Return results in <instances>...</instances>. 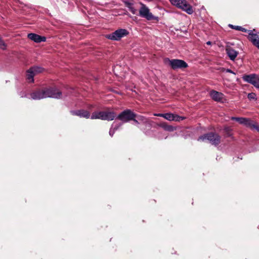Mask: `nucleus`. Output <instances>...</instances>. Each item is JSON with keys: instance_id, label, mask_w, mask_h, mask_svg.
I'll list each match as a JSON object with an SVG mask.
<instances>
[{"instance_id": "obj_1", "label": "nucleus", "mask_w": 259, "mask_h": 259, "mask_svg": "<svg viewBox=\"0 0 259 259\" xmlns=\"http://www.w3.org/2000/svg\"><path fill=\"white\" fill-rule=\"evenodd\" d=\"M30 96L34 100H40L46 98L59 99L61 97L62 93L56 88H49L34 92L31 94Z\"/></svg>"}, {"instance_id": "obj_2", "label": "nucleus", "mask_w": 259, "mask_h": 259, "mask_svg": "<svg viewBox=\"0 0 259 259\" xmlns=\"http://www.w3.org/2000/svg\"><path fill=\"white\" fill-rule=\"evenodd\" d=\"M128 34V31L125 29H119L112 33L106 35V38L112 40H119L121 38Z\"/></svg>"}, {"instance_id": "obj_3", "label": "nucleus", "mask_w": 259, "mask_h": 259, "mask_svg": "<svg viewBox=\"0 0 259 259\" xmlns=\"http://www.w3.org/2000/svg\"><path fill=\"white\" fill-rule=\"evenodd\" d=\"M198 140L203 142H205L206 141L208 140L212 144L217 145L220 143V138L217 134L210 133L199 137Z\"/></svg>"}, {"instance_id": "obj_4", "label": "nucleus", "mask_w": 259, "mask_h": 259, "mask_svg": "<svg viewBox=\"0 0 259 259\" xmlns=\"http://www.w3.org/2000/svg\"><path fill=\"white\" fill-rule=\"evenodd\" d=\"M136 115L130 110L127 109L116 116V118L123 122H127L136 117Z\"/></svg>"}, {"instance_id": "obj_5", "label": "nucleus", "mask_w": 259, "mask_h": 259, "mask_svg": "<svg viewBox=\"0 0 259 259\" xmlns=\"http://www.w3.org/2000/svg\"><path fill=\"white\" fill-rule=\"evenodd\" d=\"M168 61L171 68L174 69H183L188 67V65L186 62L182 60L179 59H172L169 60L168 59H165V61Z\"/></svg>"}, {"instance_id": "obj_6", "label": "nucleus", "mask_w": 259, "mask_h": 259, "mask_svg": "<svg viewBox=\"0 0 259 259\" xmlns=\"http://www.w3.org/2000/svg\"><path fill=\"white\" fill-rule=\"evenodd\" d=\"M243 79L254 85L256 88L259 89V76L255 74L245 75L242 77Z\"/></svg>"}, {"instance_id": "obj_7", "label": "nucleus", "mask_w": 259, "mask_h": 259, "mask_svg": "<svg viewBox=\"0 0 259 259\" xmlns=\"http://www.w3.org/2000/svg\"><path fill=\"white\" fill-rule=\"evenodd\" d=\"M142 7L139 11L140 15L144 18H146L148 20H153L156 18L153 16L152 13L149 11V9L144 4H141Z\"/></svg>"}, {"instance_id": "obj_8", "label": "nucleus", "mask_w": 259, "mask_h": 259, "mask_svg": "<svg viewBox=\"0 0 259 259\" xmlns=\"http://www.w3.org/2000/svg\"><path fill=\"white\" fill-rule=\"evenodd\" d=\"M176 6L187 12L188 14H191L193 12L192 7L186 0H180V2Z\"/></svg>"}, {"instance_id": "obj_9", "label": "nucleus", "mask_w": 259, "mask_h": 259, "mask_svg": "<svg viewBox=\"0 0 259 259\" xmlns=\"http://www.w3.org/2000/svg\"><path fill=\"white\" fill-rule=\"evenodd\" d=\"M176 6L187 12L188 14H191L193 12L192 7L186 0H180V2Z\"/></svg>"}, {"instance_id": "obj_10", "label": "nucleus", "mask_w": 259, "mask_h": 259, "mask_svg": "<svg viewBox=\"0 0 259 259\" xmlns=\"http://www.w3.org/2000/svg\"><path fill=\"white\" fill-rule=\"evenodd\" d=\"M248 39L251 42L259 49V36L256 33H254L255 30H248Z\"/></svg>"}, {"instance_id": "obj_11", "label": "nucleus", "mask_w": 259, "mask_h": 259, "mask_svg": "<svg viewBox=\"0 0 259 259\" xmlns=\"http://www.w3.org/2000/svg\"><path fill=\"white\" fill-rule=\"evenodd\" d=\"M102 120H113L117 116L115 112L109 110L102 111Z\"/></svg>"}, {"instance_id": "obj_12", "label": "nucleus", "mask_w": 259, "mask_h": 259, "mask_svg": "<svg viewBox=\"0 0 259 259\" xmlns=\"http://www.w3.org/2000/svg\"><path fill=\"white\" fill-rule=\"evenodd\" d=\"M209 94L211 98L215 101L223 102L224 95L222 93L215 91H211Z\"/></svg>"}, {"instance_id": "obj_13", "label": "nucleus", "mask_w": 259, "mask_h": 259, "mask_svg": "<svg viewBox=\"0 0 259 259\" xmlns=\"http://www.w3.org/2000/svg\"><path fill=\"white\" fill-rule=\"evenodd\" d=\"M163 117L165 118V119L169 120V121H180L184 119H185L184 117L182 116H179L177 115H175L171 113H166L164 114H163Z\"/></svg>"}, {"instance_id": "obj_14", "label": "nucleus", "mask_w": 259, "mask_h": 259, "mask_svg": "<svg viewBox=\"0 0 259 259\" xmlns=\"http://www.w3.org/2000/svg\"><path fill=\"white\" fill-rule=\"evenodd\" d=\"M27 36L30 39L37 43L40 42L41 41H45L46 40V38L45 37L41 36L35 33H29L28 34Z\"/></svg>"}, {"instance_id": "obj_15", "label": "nucleus", "mask_w": 259, "mask_h": 259, "mask_svg": "<svg viewBox=\"0 0 259 259\" xmlns=\"http://www.w3.org/2000/svg\"><path fill=\"white\" fill-rule=\"evenodd\" d=\"M226 51L228 56L231 60H234L238 54L236 51L231 47L227 48Z\"/></svg>"}, {"instance_id": "obj_16", "label": "nucleus", "mask_w": 259, "mask_h": 259, "mask_svg": "<svg viewBox=\"0 0 259 259\" xmlns=\"http://www.w3.org/2000/svg\"><path fill=\"white\" fill-rule=\"evenodd\" d=\"M72 113L74 115H77L80 117H84L85 118H89L90 117V113L89 111L84 110H80L75 111H73Z\"/></svg>"}, {"instance_id": "obj_17", "label": "nucleus", "mask_w": 259, "mask_h": 259, "mask_svg": "<svg viewBox=\"0 0 259 259\" xmlns=\"http://www.w3.org/2000/svg\"><path fill=\"white\" fill-rule=\"evenodd\" d=\"M232 119L235 120L241 124H244L248 126H251L252 125V124L251 121L248 119L245 118H238V117H232Z\"/></svg>"}, {"instance_id": "obj_18", "label": "nucleus", "mask_w": 259, "mask_h": 259, "mask_svg": "<svg viewBox=\"0 0 259 259\" xmlns=\"http://www.w3.org/2000/svg\"><path fill=\"white\" fill-rule=\"evenodd\" d=\"M124 3L125 6L129 9L131 12L133 14H135L136 13V10L133 7V2L132 0H124Z\"/></svg>"}, {"instance_id": "obj_19", "label": "nucleus", "mask_w": 259, "mask_h": 259, "mask_svg": "<svg viewBox=\"0 0 259 259\" xmlns=\"http://www.w3.org/2000/svg\"><path fill=\"white\" fill-rule=\"evenodd\" d=\"M102 111L94 112L92 113V115L91 116V118L92 119H99L102 120Z\"/></svg>"}, {"instance_id": "obj_20", "label": "nucleus", "mask_w": 259, "mask_h": 259, "mask_svg": "<svg viewBox=\"0 0 259 259\" xmlns=\"http://www.w3.org/2000/svg\"><path fill=\"white\" fill-rule=\"evenodd\" d=\"M34 74L33 73L32 70L30 69L27 71L26 77L28 81L29 82H32L33 81V77Z\"/></svg>"}, {"instance_id": "obj_21", "label": "nucleus", "mask_w": 259, "mask_h": 259, "mask_svg": "<svg viewBox=\"0 0 259 259\" xmlns=\"http://www.w3.org/2000/svg\"><path fill=\"white\" fill-rule=\"evenodd\" d=\"M30 69L32 70V71L33 73L34 74V75H36V74L42 72L44 70V69L38 66L33 67L30 68Z\"/></svg>"}, {"instance_id": "obj_22", "label": "nucleus", "mask_w": 259, "mask_h": 259, "mask_svg": "<svg viewBox=\"0 0 259 259\" xmlns=\"http://www.w3.org/2000/svg\"><path fill=\"white\" fill-rule=\"evenodd\" d=\"M7 47V45L3 40L2 37L0 36V48L3 50H6Z\"/></svg>"}, {"instance_id": "obj_23", "label": "nucleus", "mask_w": 259, "mask_h": 259, "mask_svg": "<svg viewBox=\"0 0 259 259\" xmlns=\"http://www.w3.org/2000/svg\"><path fill=\"white\" fill-rule=\"evenodd\" d=\"M230 26L231 27H232V28H234V29H236V30H241V31H244V32L247 31V30H246L245 28H242V27H241V26H233V25H230Z\"/></svg>"}, {"instance_id": "obj_24", "label": "nucleus", "mask_w": 259, "mask_h": 259, "mask_svg": "<svg viewBox=\"0 0 259 259\" xmlns=\"http://www.w3.org/2000/svg\"><path fill=\"white\" fill-rule=\"evenodd\" d=\"M247 97L249 100L255 99L256 94L254 93H251L248 94Z\"/></svg>"}, {"instance_id": "obj_25", "label": "nucleus", "mask_w": 259, "mask_h": 259, "mask_svg": "<svg viewBox=\"0 0 259 259\" xmlns=\"http://www.w3.org/2000/svg\"><path fill=\"white\" fill-rule=\"evenodd\" d=\"M117 128V127H113V126H112V127L110 128L109 131V135L110 136H113L115 130H116Z\"/></svg>"}, {"instance_id": "obj_26", "label": "nucleus", "mask_w": 259, "mask_h": 259, "mask_svg": "<svg viewBox=\"0 0 259 259\" xmlns=\"http://www.w3.org/2000/svg\"><path fill=\"white\" fill-rule=\"evenodd\" d=\"M163 129L166 131H173L174 128L172 127L166 126L164 123H163Z\"/></svg>"}, {"instance_id": "obj_27", "label": "nucleus", "mask_w": 259, "mask_h": 259, "mask_svg": "<svg viewBox=\"0 0 259 259\" xmlns=\"http://www.w3.org/2000/svg\"><path fill=\"white\" fill-rule=\"evenodd\" d=\"M172 5L176 6L179 5L178 3L180 2V0H169Z\"/></svg>"}, {"instance_id": "obj_28", "label": "nucleus", "mask_w": 259, "mask_h": 259, "mask_svg": "<svg viewBox=\"0 0 259 259\" xmlns=\"http://www.w3.org/2000/svg\"><path fill=\"white\" fill-rule=\"evenodd\" d=\"M137 119H138V120H139L140 121H142V122H146V120L145 118V117L144 116H137Z\"/></svg>"}, {"instance_id": "obj_29", "label": "nucleus", "mask_w": 259, "mask_h": 259, "mask_svg": "<svg viewBox=\"0 0 259 259\" xmlns=\"http://www.w3.org/2000/svg\"><path fill=\"white\" fill-rule=\"evenodd\" d=\"M132 120H134V123H135V124H139L138 120L135 119V118H134V119H132Z\"/></svg>"}, {"instance_id": "obj_30", "label": "nucleus", "mask_w": 259, "mask_h": 259, "mask_svg": "<svg viewBox=\"0 0 259 259\" xmlns=\"http://www.w3.org/2000/svg\"><path fill=\"white\" fill-rule=\"evenodd\" d=\"M227 72L235 74V73L233 71H232L231 70L229 69H227Z\"/></svg>"}, {"instance_id": "obj_31", "label": "nucleus", "mask_w": 259, "mask_h": 259, "mask_svg": "<svg viewBox=\"0 0 259 259\" xmlns=\"http://www.w3.org/2000/svg\"><path fill=\"white\" fill-rule=\"evenodd\" d=\"M206 44L208 45H210L211 44V42L210 41H208L206 42Z\"/></svg>"}, {"instance_id": "obj_32", "label": "nucleus", "mask_w": 259, "mask_h": 259, "mask_svg": "<svg viewBox=\"0 0 259 259\" xmlns=\"http://www.w3.org/2000/svg\"><path fill=\"white\" fill-rule=\"evenodd\" d=\"M155 115H157V116H162V114L161 113H159L158 114H154Z\"/></svg>"}]
</instances>
